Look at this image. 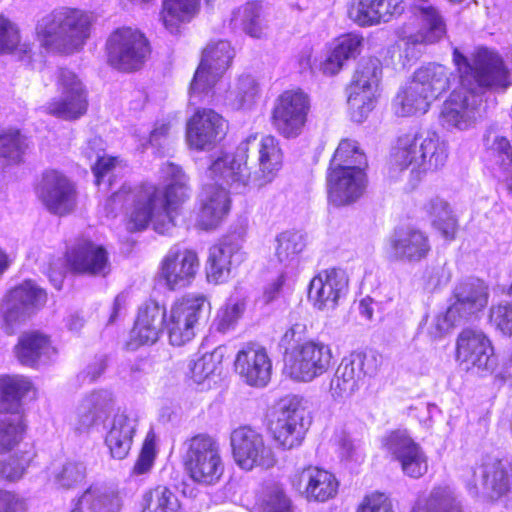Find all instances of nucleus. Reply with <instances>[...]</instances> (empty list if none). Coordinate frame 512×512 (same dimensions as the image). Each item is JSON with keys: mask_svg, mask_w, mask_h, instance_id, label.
Segmentation results:
<instances>
[{"mask_svg": "<svg viewBox=\"0 0 512 512\" xmlns=\"http://www.w3.org/2000/svg\"><path fill=\"white\" fill-rule=\"evenodd\" d=\"M160 174L169 182L163 190L144 184L115 194L114 201L125 198L133 202L129 213L132 229H145L151 223L156 232L165 234L175 226L176 210L190 196L189 179L181 167L171 162L162 164Z\"/></svg>", "mask_w": 512, "mask_h": 512, "instance_id": "nucleus-1", "label": "nucleus"}, {"mask_svg": "<svg viewBox=\"0 0 512 512\" xmlns=\"http://www.w3.org/2000/svg\"><path fill=\"white\" fill-rule=\"evenodd\" d=\"M447 158L446 142L437 132L424 129L398 137L390 153L389 165L393 171L411 167V173L421 177L441 169Z\"/></svg>", "mask_w": 512, "mask_h": 512, "instance_id": "nucleus-2", "label": "nucleus"}, {"mask_svg": "<svg viewBox=\"0 0 512 512\" xmlns=\"http://www.w3.org/2000/svg\"><path fill=\"white\" fill-rule=\"evenodd\" d=\"M94 17L74 8L54 10L37 24L36 35L42 46L64 54L80 51L90 38Z\"/></svg>", "mask_w": 512, "mask_h": 512, "instance_id": "nucleus-3", "label": "nucleus"}, {"mask_svg": "<svg viewBox=\"0 0 512 512\" xmlns=\"http://www.w3.org/2000/svg\"><path fill=\"white\" fill-rule=\"evenodd\" d=\"M183 446V463L189 478L201 486L218 484L225 470L219 442L208 434H198Z\"/></svg>", "mask_w": 512, "mask_h": 512, "instance_id": "nucleus-4", "label": "nucleus"}, {"mask_svg": "<svg viewBox=\"0 0 512 512\" xmlns=\"http://www.w3.org/2000/svg\"><path fill=\"white\" fill-rule=\"evenodd\" d=\"M310 421L298 396L279 401L269 421V429L275 443L284 450L299 447L309 428Z\"/></svg>", "mask_w": 512, "mask_h": 512, "instance_id": "nucleus-5", "label": "nucleus"}, {"mask_svg": "<svg viewBox=\"0 0 512 512\" xmlns=\"http://www.w3.org/2000/svg\"><path fill=\"white\" fill-rule=\"evenodd\" d=\"M332 359L333 353L328 344L315 340L305 341L287 353L285 371L291 379L309 383L330 369Z\"/></svg>", "mask_w": 512, "mask_h": 512, "instance_id": "nucleus-6", "label": "nucleus"}, {"mask_svg": "<svg viewBox=\"0 0 512 512\" xmlns=\"http://www.w3.org/2000/svg\"><path fill=\"white\" fill-rule=\"evenodd\" d=\"M381 74L382 67L378 58L370 57L359 62L348 87L347 102L353 121H364L373 110Z\"/></svg>", "mask_w": 512, "mask_h": 512, "instance_id": "nucleus-7", "label": "nucleus"}, {"mask_svg": "<svg viewBox=\"0 0 512 512\" xmlns=\"http://www.w3.org/2000/svg\"><path fill=\"white\" fill-rule=\"evenodd\" d=\"M235 50L228 41H211L202 52L201 62L190 86L191 100L207 97L232 64Z\"/></svg>", "mask_w": 512, "mask_h": 512, "instance_id": "nucleus-8", "label": "nucleus"}, {"mask_svg": "<svg viewBox=\"0 0 512 512\" xmlns=\"http://www.w3.org/2000/svg\"><path fill=\"white\" fill-rule=\"evenodd\" d=\"M108 63L121 71L138 70L150 53L145 35L138 29L122 27L116 29L106 42Z\"/></svg>", "mask_w": 512, "mask_h": 512, "instance_id": "nucleus-9", "label": "nucleus"}, {"mask_svg": "<svg viewBox=\"0 0 512 512\" xmlns=\"http://www.w3.org/2000/svg\"><path fill=\"white\" fill-rule=\"evenodd\" d=\"M255 140L256 135H249L238 145L234 154H222L211 163L206 175L214 181L213 184L220 187L227 186L237 192L243 191L248 186H254L253 173L247 166V159L250 145Z\"/></svg>", "mask_w": 512, "mask_h": 512, "instance_id": "nucleus-10", "label": "nucleus"}, {"mask_svg": "<svg viewBox=\"0 0 512 512\" xmlns=\"http://www.w3.org/2000/svg\"><path fill=\"white\" fill-rule=\"evenodd\" d=\"M463 481L472 496L482 495L490 500L505 496L511 489L507 464L502 460L487 456L475 467L468 469Z\"/></svg>", "mask_w": 512, "mask_h": 512, "instance_id": "nucleus-11", "label": "nucleus"}, {"mask_svg": "<svg viewBox=\"0 0 512 512\" xmlns=\"http://www.w3.org/2000/svg\"><path fill=\"white\" fill-rule=\"evenodd\" d=\"M59 96L44 105V111L65 121H75L88 110V94L80 78L68 69H60L57 76Z\"/></svg>", "mask_w": 512, "mask_h": 512, "instance_id": "nucleus-12", "label": "nucleus"}, {"mask_svg": "<svg viewBox=\"0 0 512 512\" xmlns=\"http://www.w3.org/2000/svg\"><path fill=\"white\" fill-rule=\"evenodd\" d=\"M383 450L396 461L404 475L418 479L428 471V457L423 448L404 429L387 432L381 438Z\"/></svg>", "mask_w": 512, "mask_h": 512, "instance_id": "nucleus-13", "label": "nucleus"}, {"mask_svg": "<svg viewBox=\"0 0 512 512\" xmlns=\"http://www.w3.org/2000/svg\"><path fill=\"white\" fill-rule=\"evenodd\" d=\"M230 441L234 460L243 470L251 471L257 467L269 469L277 462L272 448L266 445L262 434L248 426L234 429Z\"/></svg>", "mask_w": 512, "mask_h": 512, "instance_id": "nucleus-14", "label": "nucleus"}, {"mask_svg": "<svg viewBox=\"0 0 512 512\" xmlns=\"http://www.w3.org/2000/svg\"><path fill=\"white\" fill-rule=\"evenodd\" d=\"M203 296L188 295L175 301L165 317L169 342L182 346L195 336V327L205 309Z\"/></svg>", "mask_w": 512, "mask_h": 512, "instance_id": "nucleus-15", "label": "nucleus"}, {"mask_svg": "<svg viewBox=\"0 0 512 512\" xmlns=\"http://www.w3.org/2000/svg\"><path fill=\"white\" fill-rule=\"evenodd\" d=\"M310 109L307 94L300 90L283 92L272 110V125L285 138L297 137L303 130Z\"/></svg>", "mask_w": 512, "mask_h": 512, "instance_id": "nucleus-16", "label": "nucleus"}, {"mask_svg": "<svg viewBox=\"0 0 512 512\" xmlns=\"http://www.w3.org/2000/svg\"><path fill=\"white\" fill-rule=\"evenodd\" d=\"M35 193L42 205L54 215H67L77 204L74 184L57 170H47L42 174Z\"/></svg>", "mask_w": 512, "mask_h": 512, "instance_id": "nucleus-17", "label": "nucleus"}, {"mask_svg": "<svg viewBox=\"0 0 512 512\" xmlns=\"http://www.w3.org/2000/svg\"><path fill=\"white\" fill-rule=\"evenodd\" d=\"M46 293L32 281H25L12 289L1 305L3 328L13 334L17 324L25 320L35 309L44 305Z\"/></svg>", "mask_w": 512, "mask_h": 512, "instance_id": "nucleus-18", "label": "nucleus"}, {"mask_svg": "<svg viewBox=\"0 0 512 512\" xmlns=\"http://www.w3.org/2000/svg\"><path fill=\"white\" fill-rule=\"evenodd\" d=\"M431 250L428 236L419 229L399 228L384 241L383 254L390 262L418 263Z\"/></svg>", "mask_w": 512, "mask_h": 512, "instance_id": "nucleus-19", "label": "nucleus"}, {"mask_svg": "<svg viewBox=\"0 0 512 512\" xmlns=\"http://www.w3.org/2000/svg\"><path fill=\"white\" fill-rule=\"evenodd\" d=\"M226 120L212 109H198L186 125L188 145L199 151L211 150L227 133Z\"/></svg>", "mask_w": 512, "mask_h": 512, "instance_id": "nucleus-20", "label": "nucleus"}, {"mask_svg": "<svg viewBox=\"0 0 512 512\" xmlns=\"http://www.w3.org/2000/svg\"><path fill=\"white\" fill-rule=\"evenodd\" d=\"M456 360L465 369L492 371L496 365L489 338L480 330L466 328L456 340Z\"/></svg>", "mask_w": 512, "mask_h": 512, "instance_id": "nucleus-21", "label": "nucleus"}, {"mask_svg": "<svg viewBox=\"0 0 512 512\" xmlns=\"http://www.w3.org/2000/svg\"><path fill=\"white\" fill-rule=\"evenodd\" d=\"M348 276L339 268L320 271L309 285L308 299L319 311L331 312L348 291Z\"/></svg>", "mask_w": 512, "mask_h": 512, "instance_id": "nucleus-22", "label": "nucleus"}, {"mask_svg": "<svg viewBox=\"0 0 512 512\" xmlns=\"http://www.w3.org/2000/svg\"><path fill=\"white\" fill-rule=\"evenodd\" d=\"M367 179L360 167H329L327 175L328 199L335 206L356 202L366 189Z\"/></svg>", "mask_w": 512, "mask_h": 512, "instance_id": "nucleus-23", "label": "nucleus"}, {"mask_svg": "<svg viewBox=\"0 0 512 512\" xmlns=\"http://www.w3.org/2000/svg\"><path fill=\"white\" fill-rule=\"evenodd\" d=\"M292 488L308 501L325 502L337 494L338 482L329 471L318 466H306L289 477Z\"/></svg>", "mask_w": 512, "mask_h": 512, "instance_id": "nucleus-24", "label": "nucleus"}, {"mask_svg": "<svg viewBox=\"0 0 512 512\" xmlns=\"http://www.w3.org/2000/svg\"><path fill=\"white\" fill-rule=\"evenodd\" d=\"M478 97L470 90H454L443 103L439 120L447 130L465 131L474 126L479 117Z\"/></svg>", "mask_w": 512, "mask_h": 512, "instance_id": "nucleus-25", "label": "nucleus"}, {"mask_svg": "<svg viewBox=\"0 0 512 512\" xmlns=\"http://www.w3.org/2000/svg\"><path fill=\"white\" fill-rule=\"evenodd\" d=\"M199 269L196 252L173 246L164 256L160 265L159 276L171 290L188 286Z\"/></svg>", "mask_w": 512, "mask_h": 512, "instance_id": "nucleus-26", "label": "nucleus"}, {"mask_svg": "<svg viewBox=\"0 0 512 512\" xmlns=\"http://www.w3.org/2000/svg\"><path fill=\"white\" fill-rule=\"evenodd\" d=\"M454 61L461 73L462 82L470 75L480 86H492L499 83L505 75L501 58L493 51L481 48L474 56L473 65L457 50Z\"/></svg>", "mask_w": 512, "mask_h": 512, "instance_id": "nucleus-27", "label": "nucleus"}, {"mask_svg": "<svg viewBox=\"0 0 512 512\" xmlns=\"http://www.w3.org/2000/svg\"><path fill=\"white\" fill-rule=\"evenodd\" d=\"M405 10L403 0H352L347 14L360 27H372L388 23Z\"/></svg>", "mask_w": 512, "mask_h": 512, "instance_id": "nucleus-28", "label": "nucleus"}, {"mask_svg": "<svg viewBox=\"0 0 512 512\" xmlns=\"http://www.w3.org/2000/svg\"><path fill=\"white\" fill-rule=\"evenodd\" d=\"M235 371L250 386L264 387L272 373V362L266 349L256 344H248L238 351Z\"/></svg>", "mask_w": 512, "mask_h": 512, "instance_id": "nucleus-29", "label": "nucleus"}, {"mask_svg": "<svg viewBox=\"0 0 512 512\" xmlns=\"http://www.w3.org/2000/svg\"><path fill=\"white\" fill-rule=\"evenodd\" d=\"M115 399L109 390H96L86 395L76 407L70 423L74 430L88 432L95 424L103 422L112 412Z\"/></svg>", "mask_w": 512, "mask_h": 512, "instance_id": "nucleus-30", "label": "nucleus"}, {"mask_svg": "<svg viewBox=\"0 0 512 512\" xmlns=\"http://www.w3.org/2000/svg\"><path fill=\"white\" fill-rule=\"evenodd\" d=\"M414 16L418 28L407 40L412 44H434L442 40L447 27L440 11L429 0H414Z\"/></svg>", "mask_w": 512, "mask_h": 512, "instance_id": "nucleus-31", "label": "nucleus"}, {"mask_svg": "<svg viewBox=\"0 0 512 512\" xmlns=\"http://www.w3.org/2000/svg\"><path fill=\"white\" fill-rule=\"evenodd\" d=\"M138 427L135 414L118 411L105 425V445L114 459L122 460L129 454Z\"/></svg>", "mask_w": 512, "mask_h": 512, "instance_id": "nucleus-32", "label": "nucleus"}, {"mask_svg": "<svg viewBox=\"0 0 512 512\" xmlns=\"http://www.w3.org/2000/svg\"><path fill=\"white\" fill-rule=\"evenodd\" d=\"M230 209V198L225 187L204 184L198 195L197 224L205 230L219 225Z\"/></svg>", "mask_w": 512, "mask_h": 512, "instance_id": "nucleus-33", "label": "nucleus"}, {"mask_svg": "<svg viewBox=\"0 0 512 512\" xmlns=\"http://www.w3.org/2000/svg\"><path fill=\"white\" fill-rule=\"evenodd\" d=\"M244 258L245 254L238 241L225 239L212 246L206 267L208 280L214 283L226 281L232 270L238 267Z\"/></svg>", "mask_w": 512, "mask_h": 512, "instance_id": "nucleus-34", "label": "nucleus"}, {"mask_svg": "<svg viewBox=\"0 0 512 512\" xmlns=\"http://www.w3.org/2000/svg\"><path fill=\"white\" fill-rule=\"evenodd\" d=\"M454 299L450 305L451 313H457L466 322L486 307L488 288L480 279H468L455 287Z\"/></svg>", "mask_w": 512, "mask_h": 512, "instance_id": "nucleus-35", "label": "nucleus"}, {"mask_svg": "<svg viewBox=\"0 0 512 512\" xmlns=\"http://www.w3.org/2000/svg\"><path fill=\"white\" fill-rule=\"evenodd\" d=\"M166 311L156 301H147L138 309V313L131 330V340L135 345L155 343L163 330Z\"/></svg>", "mask_w": 512, "mask_h": 512, "instance_id": "nucleus-36", "label": "nucleus"}, {"mask_svg": "<svg viewBox=\"0 0 512 512\" xmlns=\"http://www.w3.org/2000/svg\"><path fill=\"white\" fill-rule=\"evenodd\" d=\"M67 262L78 273L105 276L110 271L106 250L89 241L74 247L67 254Z\"/></svg>", "mask_w": 512, "mask_h": 512, "instance_id": "nucleus-37", "label": "nucleus"}, {"mask_svg": "<svg viewBox=\"0 0 512 512\" xmlns=\"http://www.w3.org/2000/svg\"><path fill=\"white\" fill-rule=\"evenodd\" d=\"M251 147L258 149V170L253 173L254 186L262 187L273 181L282 167L283 153L278 140L271 135L257 139Z\"/></svg>", "mask_w": 512, "mask_h": 512, "instance_id": "nucleus-38", "label": "nucleus"}, {"mask_svg": "<svg viewBox=\"0 0 512 512\" xmlns=\"http://www.w3.org/2000/svg\"><path fill=\"white\" fill-rule=\"evenodd\" d=\"M14 352L21 364L30 367L47 362L57 353L49 336L38 331L23 333Z\"/></svg>", "mask_w": 512, "mask_h": 512, "instance_id": "nucleus-39", "label": "nucleus"}, {"mask_svg": "<svg viewBox=\"0 0 512 512\" xmlns=\"http://www.w3.org/2000/svg\"><path fill=\"white\" fill-rule=\"evenodd\" d=\"M83 507H86L89 512H121L123 497L116 487L90 486L79 497L71 512H82Z\"/></svg>", "mask_w": 512, "mask_h": 512, "instance_id": "nucleus-40", "label": "nucleus"}, {"mask_svg": "<svg viewBox=\"0 0 512 512\" xmlns=\"http://www.w3.org/2000/svg\"><path fill=\"white\" fill-rule=\"evenodd\" d=\"M362 41L363 38L355 34L340 37L320 63L323 74L330 76L337 74L347 60L355 58L360 53Z\"/></svg>", "mask_w": 512, "mask_h": 512, "instance_id": "nucleus-41", "label": "nucleus"}, {"mask_svg": "<svg viewBox=\"0 0 512 512\" xmlns=\"http://www.w3.org/2000/svg\"><path fill=\"white\" fill-rule=\"evenodd\" d=\"M451 76L447 67L430 63L417 69L412 81L434 101L449 89Z\"/></svg>", "mask_w": 512, "mask_h": 512, "instance_id": "nucleus-42", "label": "nucleus"}, {"mask_svg": "<svg viewBox=\"0 0 512 512\" xmlns=\"http://www.w3.org/2000/svg\"><path fill=\"white\" fill-rule=\"evenodd\" d=\"M200 0H163L160 20L171 34H177L183 24L199 12Z\"/></svg>", "mask_w": 512, "mask_h": 512, "instance_id": "nucleus-43", "label": "nucleus"}, {"mask_svg": "<svg viewBox=\"0 0 512 512\" xmlns=\"http://www.w3.org/2000/svg\"><path fill=\"white\" fill-rule=\"evenodd\" d=\"M433 100L411 81L403 87L393 101V109L398 116L407 117L425 114Z\"/></svg>", "mask_w": 512, "mask_h": 512, "instance_id": "nucleus-44", "label": "nucleus"}, {"mask_svg": "<svg viewBox=\"0 0 512 512\" xmlns=\"http://www.w3.org/2000/svg\"><path fill=\"white\" fill-rule=\"evenodd\" d=\"M484 143L493 164L505 176L512 175V146L509 140L490 128L484 135Z\"/></svg>", "mask_w": 512, "mask_h": 512, "instance_id": "nucleus-45", "label": "nucleus"}, {"mask_svg": "<svg viewBox=\"0 0 512 512\" xmlns=\"http://www.w3.org/2000/svg\"><path fill=\"white\" fill-rule=\"evenodd\" d=\"M231 22L241 27L246 34L253 38L265 35L266 24L262 17V7L255 2H248L233 11Z\"/></svg>", "mask_w": 512, "mask_h": 512, "instance_id": "nucleus-46", "label": "nucleus"}, {"mask_svg": "<svg viewBox=\"0 0 512 512\" xmlns=\"http://www.w3.org/2000/svg\"><path fill=\"white\" fill-rule=\"evenodd\" d=\"M372 361L362 353H351L342 359L335 373L342 380L359 389L364 377L374 372V367L371 365Z\"/></svg>", "mask_w": 512, "mask_h": 512, "instance_id": "nucleus-47", "label": "nucleus"}, {"mask_svg": "<svg viewBox=\"0 0 512 512\" xmlns=\"http://www.w3.org/2000/svg\"><path fill=\"white\" fill-rule=\"evenodd\" d=\"M49 480L60 489H72L86 477V467L78 461L52 463L48 468Z\"/></svg>", "mask_w": 512, "mask_h": 512, "instance_id": "nucleus-48", "label": "nucleus"}, {"mask_svg": "<svg viewBox=\"0 0 512 512\" xmlns=\"http://www.w3.org/2000/svg\"><path fill=\"white\" fill-rule=\"evenodd\" d=\"M32 45L21 41L19 28L10 19L0 14V55L14 54L19 58L27 56Z\"/></svg>", "mask_w": 512, "mask_h": 512, "instance_id": "nucleus-49", "label": "nucleus"}, {"mask_svg": "<svg viewBox=\"0 0 512 512\" xmlns=\"http://www.w3.org/2000/svg\"><path fill=\"white\" fill-rule=\"evenodd\" d=\"M424 209L430 216L435 228L446 239H453L457 229V222L450 211L448 203L441 198L435 197L424 205Z\"/></svg>", "mask_w": 512, "mask_h": 512, "instance_id": "nucleus-50", "label": "nucleus"}, {"mask_svg": "<svg viewBox=\"0 0 512 512\" xmlns=\"http://www.w3.org/2000/svg\"><path fill=\"white\" fill-rule=\"evenodd\" d=\"M141 512H180L177 495L166 486H157L142 497Z\"/></svg>", "mask_w": 512, "mask_h": 512, "instance_id": "nucleus-51", "label": "nucleus"}, {"mask_svg": "<svg viewBox=\"0 0 512 512\" xmlns=\"http://www.w3.org/2000/svg\"><path fill=\"white\" fill-rule=\"evenodd\" d=\"M305 235L298 230H286L276 237L275 255L284 265L291 264L306 246Z\"/></svg>", "mask_w": 512, "mask_h": 512, "instance_id": "nucleus-52", "label": "nucleus"}, {"mask_svg": "<svg viewBox=\"0 0 512 512\" xmlns=\"http://www.w3.org/2000/svg\"><path fill=\"white\" fill-rule=\"evenodd\" d=\"M413 512H461L453 491L448 487L435 488L428 498L418 501Z\"/></svg>", "mask_w": 512, "mask_h": 512, "instance_id": "nucleus-53", "label": "nucleus"}, {"mask_svg": "<svg viewBox=\"0 0 512 512\" xmlns=\"http://www.w3.org/2000/svg\"><path fill=\"white\" fill-rule=\"evenodd\" d=\"M32 389L28 378L20 375L0 377V402L4 409L16 405Z\"/></svg>", "mask_w": 512, "mask_h": 512, "instance_id": "nucleus-54", "label": "nucleus"}, {"mask_svg": "<svg viewBox=\"0 0 512 512\" xmlns=\"http://www.w3.org/2000/svg\"><path fill=\"white\" fill-rule=\"evenodd\" d=\"M259 92V85L251 75L240 76L228 90L226 99L236 109L250 106Z\"/></svg>", "mask_w": 512, "mask_h": 512, "instance_id": "nucleus-55", "label": "nucleus"}, {"mask_svg": "<svg viewBox=\"0 0 512 512\" xmlns=\"http://www.w3.org/2000/svg\"><path fill=\"white\" fill-rule=\"evenodd\" d=\"M27 148V139L19 130L7 129L0 133V157L8 162H21Z\"/></svg>", "mask_w": 512, "mask_h": 512, "instance_id": "nucleus-56", "label": "nucleus"}, {"mask_svg": "<svg viewBox=\"0 0 512 512\" xmlns=\"http://www.w3.org/2000/svg\"><path fill=\"white\" fill-rule=\"evenodd\" d=\"M103 141L99 137H94L89 140L85 154L89 159L96 158V163L93 165L92 170L96 177L97 185L106 177L110 172L120 165V161L116 157H108L100 155L102 151Z\"/></svg>", "mask_w": 512, "mask_h": 512, "instance_id": "nucleus-57", "label": "nucleus"}, {"mask_svg": "<svg viewBox=\"0 0 512 512\" xmlns=\"http://www.w3.org/2000/svg\"><path fill=\"white\" fill-rule=\"evenodd\" d=\"M366 165V157L357 145V142L350 139L340 141L330 162V167H360Z\"/></svg>", "mask_w": 512, "mask_h": 512, "instance_id": "nucleus-58", "label": "nucleus"}, {"mask_svg": "<svg viewBox=\"0 0 512 512\" xmlns=\"http://www.w3.org/2000/svg\"><path fill=\"white\" fill-rule=\"evenodd\" d=\"M224 354L221 348L206 353L190 364V376L197 384L203 383L220 368Z\"/></svg>", "mask_w": 512, "mask_h": 512, "instance_id": "nucleus-59", "label": "nucleus"}, {"mask_svg": "<svg viewBox=\"0 0 512 512\" xmlns=\"http://www.w3.org/2000/svg\"><path fill=\"white\" fill-rule=\"evenodd\" d=\"M24 428L20 415L0 416V454L10 451L19 443Z\"/></svg>", "mask_w": 512, "mask_h": 512, "instance_id": "nucleus-60", "label": "nucleus"}, {"mask_svg": "<svg viewBox=\"0 0 512 512\" xmlns=\"http://www.w3.org/2000/svg\"><path fill=\"white\" fill-rule=\"evenodd\" d=\"M156 455V435L153 430H150L145 437L139 456L132 468L131 475L140 476L148 474L154 465Z\"/></svg>", "mask_w": 512, "mask_h": 512, "instance_id": "nucleus-61", "label": "nucleus"}, {"mask_svg": "<svg viewBox=\"0 0 512 512\" xmlns=\"http://www.w3.org/2000/svg\"><path fill=\"white\" fill-rule=\"evenodd\" d=\"M245 308L246 304L243 300H232L227 303L217 313L216 329L223 333L233 329L243 315Z\"/></svg>", "mask_w": 512, "mask_h": 512, "instance_id": "nucleus-62", "label": "nucleus"}, {"mask_svg": "<svg viewBox=\"0 0 512 512\" xmlns=\"http://www.w3.org/2000/svg\"><path fill=\"white\" fill-rule=\"evenodd\" d=\"M464 321L457 313H451V306L445 313L436 315L428 324L427 334L431 339L437 340L447 335L455 326Z\"/></svg>", "mask_w": 512, "mask_h": 512, "instance_id": "nucleus-63", "label": "nucleus"}, {"mask_svg": "<svg viewBox=\"0 0 512 512\" xmlns=\"http://www.w3.org/2000/svg\"><path fill=\"white\" fill-rule=\"evenodd\" d=\"M491 322L505 335L512 336V303H500L490 311Z\"/></svg>", "mask_w": 512, "mask_h": 512, "instance_id": "nucleus-64", "label": "nucleus"}]
</instances>
